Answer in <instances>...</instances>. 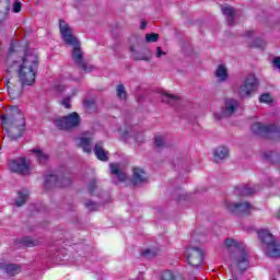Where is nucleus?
Listing matches in <instances>:
<instances>
[{"label": "nucleus", "mask_w": 280, "mask_h": 280, "mask_svg": "<svg viewBox=\"0 0 280 280\" xmlns=\"http://www.w3.org/2000/svg\"><path fill=\"white\" fill-rule=\"evenodd\" d=\"M59 32L65 45L72 47V60L84 73H91L95 67L84 62V52L78 37L73 36V30L63 20H59Z\"/></svg>", "instance_id": "nucleus-1"}, {"label": "nucleus", "mask_w": 280, "mask_h": 280, "mask_svg": "<svg viewBox=\"0 0 280 280\" xmlns=\"http://www.w3.org/2000/svg\"><path fill=\"white\" fill-rule=\"evenodd\" d=\"M3 130L11 141H16L23 137L25 132V116L16 106H11L7 114L0 116Z\"/></svg>", "instance_id": "nucleus-2"}, {"label": "nucleus", "mask_w": 280, "mask_h": 280, "mask_svg": "<svg viewBox=\"0 0 280 280\" xmlns=\"http://www.w3.org/2000/svg\"><path fill=\"white\" fill-rule=\"evenodd\" d=\"M38 54L36 50L26 49L22 62L19 65L18 78L22 86H33L38 73Z\"/></svg>", "instance_id": "nucleus-3"}, {"label": "nucleus", "mask_w": 280, "mask_h": 280, "mask_svg": "<svg viewBox=\"0 0 280 280\" xmlns=\"http://www.w3.org/2000/svg\"><path fill=\"white\" fill-rule=\"evenodd\" d=\"M225 247L230 252V260L232 268L238 270V272H246L250 261L248 260V253L244 249V246L233 238L225 240Z\"/></svg>", "instance_id": "nucleus-4"}, {"label": "nucleus", "mask_w": 280, "mask_h": 280, "mask_svg": "<svg viewBox=\"0 0 280 280\" xmlns=\"http://www.w3.org/2000/svg\"><path fill=\"white\" fill-rule=\"evenodd\" d=\"M258 237L264 245L267 257L277 259L280 257V243L275 240V235L268 230H260Z\"/></svg>", "instance_id": "nucleus-5"}, {"label": "nucleus", "mask_w": 280, "mask_h": 280, "mask_svg": "<svg viewBox=\"0 0 280 280\" xmlns=\"http://www.w3.org/2000/svg\"><path fill=\"white\" fill-rule=\"evenodd\" d=\"M254 135L258 137H265L266 139H272L277 141L280 139V129L275 125H264L261 122H256L252 126Z\"/></svg>", "instance_id": "nucleus-6"}, {"label": "nucleus", "mask_w": 280, "mask_h": 280, "mask_svg": "<svg viewBox=\"0 0 280 280\" xmlns=\"http://www.w3.org/2000/svg\"><path fill=\"white\" fill-rule=\"evenodd\" d=\"M80 124H82V119L77 112L54 120V126L58 128V130H73V128H78Z\"/></svg>", "instance_id": "nucleus-7"}, {"label": "nucleus", "mask_w": 280, "mask_h": 280, "mask_svg": "<svg viewBox=\"0 0 280 280\" xmlns=\"http://www.w3.org/2000/svg\"><path fill=\"white\" fill-rule=\"evenodd\" d=\"M225 209L233 213V215H250L255 210V207L250 205L248 201L241 202H225Z\"/></svg>", "instance_id": "nucleus-8"}, {"label": "nucleus", "mask_w": 280, "mask_h": 280, "mask_svg": "<svg viewBox=\"0 0 280 280\" xmlns=\"http://www.w3.org/2000/svg\"><path fill=\"white\" fill-rule=\"evenodd\" d=\"M71 185V178L65 177L60 174H50L46 176L44 187L45 189H54V187H69Z\"/></svg>", "instance_id": "nucleus-9"}, {"label": "nucleus", "mask_w": 280, "mask_h": 280, "mask_svg": "<svg viewBox=\"0 0 280 280\" xmlns=\"http://www.w3.org/2000/svg\"><path fill=\"white\" fill-rule=\"evenodd\" d=\"M185 258L189 266L198 268L199 266H202V262L205 261V253L198 247H188L185 252Z\"/></svg>", "instance_id": "nucleus-10"}, {"label": "nucleus", "mask_w": 280, "mask_h": 280, "mask_svg": "<svg viewBox=\"0 0 280 280\" xmlns=\"http://www.w3.org/2000/svg\"><path fill=\"white\" fill-rule=\"evenodd\" d=\"M257 84H258L257 78L253 74H249L238 89L240 97L245 98L252 95V93L257 89Z\"/></svg>", "instance_id": "nucleus-11"}, {"label": "nucleus", "mask_w": 280, "mask_h": 280, "mask_svg": "<svg viewBox=\"0 0 280 280\" xmlns=\"http://www.w3.org/2000/svg\"><path fill=\"white\" fill-rule=\"evenodd\" d=\"M9 170L14 174H21L22 176H27V174H30V165L27 164L25 158L10 160Z\"/></svg>", "instance_id": "nucleus-12"}, {"label": "nucleus", "mask_w": 280, "mask_h": 280, "mask_svg": "<svg viewBox=\"0 0 280 280\" xmlns=\"http://www.w3.org/2000/svg\"><path fill=\"white\" fill-rule=\"evenodd\" d=\"M240 103L234 98H226L224 101V107L221 108L220 114H215V119H224V117H231L235 110H237Z\"/></svg>", "instance_id": "nucleus-13"}, {"label": "nucleus", "mask_w": 280, "mask_h": 280, "mask_svg": "<svg viewBox=\"0 0 280 280\" xmlns=\"http://www.w3.org/2000/svg\"><path fill=\"white\" fill-rule=\"evenodd\" d=\"M148 182V174L145 171L139 167H133V173L131 177V184L136 187L139 185H143V183Z\"/></svg>", "instance_id": "nucleus-14"}, {"label": "nucleus", "mask_w": 280, "mask_h": 280, "mask_svg": "<svg viewBox=\"0 0 280 280\" xmlns=\"http://www.w3.org/2000/svg\"><path fill=\"white\" fill-rule=\"evenodd\" d=\"M0 270H4L9 277H14L21 272V266L16 264H7L4 260L0 261Z\"/></svg>", "instance_id": "nucleus-15"}, {"label": "nucleus", "mask_w": 280, "mask_h": 280, "mask_svg": "<svg viewBox=\"0 0 280 280\" xmlns=\"http://www.w3.org/2000/svg\"><path fill=\"white\" fill-rule=\"evenodd\" d=\"M109 170L112 176H115L118 183H126V178H128V176L121 171V168L119 167V163H110Z\"/></svg>", "instance_id": "nucleus-16"}, {"label": "nucleus", "mask_w": 280, "mask_h": 280, "mask_svg": "<svg viewBox=\"0 0 280 280\" xmlns=\"http://www.w3.org/2000/svg\"><path fill=\"white\" fill-rule=\"evenodd\" d=\"M258 191H259V188L257 187L250 188L248 186H238L234 189L235 196H241L243 198L253 196V194H257Z\"/></svg>", "instance_id": "nucleus-17"}, {"label": "nucleus", "mask_w": 280, "mask_h": 280, "mask_svg": "<svg viewBox=\"0 0 280 280\" xmlns=\"http://www.w3.org/2000/svg\"><path fill=\"white\" fill-rule=\"evenodd\" d=\"M94 154L98 161H108V151H104V142L98 141L94 147Z\"/></svg>", "instance_id": "nucleus-18"}, {"label": "nucleus", "mask_w": 280, "mask_h": 280, "mask_svg": "<svg viewBox=\"0 0 280 280\" xmlns=\"http://www.w3.org/2000/svg\"><path fill=\"white\" fill-rule=\"evenodd\" d=\"M130 51L132 54L133 59L136 60H144V62H150V50L143 49L141 51L135 50V47H130Z\"/></svg>", "instance_id": "nucleus-19"}, {"label": "nucleus", "mask_w": 280, "mask_h": 280, "mask_svg": "<svg viewBox=\"0 0 280 280\" xmlns=\"http://www.w3.org/2000/svg\"><path fill=\"white\" fill-rule=\"evenodd\" d=\"M214 75L218 78L219 82H226V80H229V70L224 65H219Z\"/></svg>", "instance_id": "nucleus-20"}, {"label": "nucleus", "mask_w": 280, "mask_h": 280, "mask_svg": "<svg viewBox=\"0 0 280 280\" xmlns=\"http://www.w3.org/2000/svg\"><path fill=\"white\" fill-rule=\"evenodd\" d=\"M23 84L21 83V86L16 85H8V93L11 97V100H19L21 95H23Z\"/></svg>", "instance_id": "nucleus-21"}, {"label": "nucleus", "mask_w": 280, "mask_h": 280, "mask_svg": "<svg viewBox=\"0 0 280 280\" xmlns=\"http://www.w3.org/2000/svg\"><path fill=\"white\" fill-rule=\"evenodd\" d=\"M221 11H222V14L226 16V21L229 25H233L235 21V10L232 7H222Z\"/></svg>", "instance_id": "nucleus-22"}, {"label": "nucleus", "mask_w": 280, "mask_h": 280, "mask_svg": "<svg viewBox=\"0 0 280 280\" xmlns=\"http://www.w3.org/2000/svg\"><path fill=\"white\" fill-rule=\"evenodd\" d=\"M91 141H93L92 138H79L78 143L79 148H82L83 152L86 154H91Z\"/></svg>", "instance_id": "nucleus-23"}, {"label": "nucleus", "mask_w": 280, "mask_h": 280, "mask_svg": "<svg viewBox=\"0 0 280 280\" xmlns=\"http://www.w3.org/2000/svg\"><path fill=\"white\" fill-rule=\"evenodd\" d=\"M27 198H30V191L20 190L18 192V198L15 199L16 207H23L27 202Z\"/></svg>", "instance_id": "nucleus-24"}, {"label": "nucleus", "mask_w": 280, "mask_h": 280, "mask_svg": "<svg viewBox=\"0 0 280 280\" xmlns=\"http://www.w3.org/2000/svg\"><path fill=\"white\" fill-rule=\"evenodd\" d=\"M229 158V149L226 147H219L214 151V159L215 161H222V159Z\"/></svg>", "instance_id": "nucleus-25"}, {"label": "nucleus", "mask_w": 280, "mask_h": 280, "mask_svg": "<svg viewBox=\"0 0 280 280\" xmlns=\"http://www.w3.org/2000/svg\"><path fill=\"white\" fill-rule=\"evenodd\" d=\"M33 154H35V159H37L38 163H40L42 165L49 161V155L42 150L34 149Z\"/></svg>", "instance_id": "nucleus-26"}, {"label": "nucleus", "mask_w": 280, "mask_h": 280, "mask_svg": "<svg viewBox=\"0 0 280 280\" xmlns=\"http://www.w3.org/2000/svg\"><path fill=\"white\" fill-rule=\"evenodd\" d=\"M116 95L118 100H121L122 102H126V100H128V93L126 92V86H124V84L117 85Z\"/></svg>", "instance_id": "nucleus-27"}, {"label": "nucleus", "mask_w": 280, "mask_h": 280, "mask_svg": "<svg viewBox=\"0 0 280 280\" xmlns=\"http://www.w3.org/2000/svg\"><path fill=\"white\" fill-rule=\"evenodd\" d=\"M84 207L89 210V211H98L100 210V203L91 200V199H85L83 201Z\"/></svg>", "instance_id": "nucleus-28"}, {"label": "nucleus", "mask_w": 280, "mask_h": 280, "mask_svg": "<svg viewBox=\"0 0 280 280\" xmlns=\"http://www.w3.org/2000/svg\"><path fill=\"white\" fill-rule=\"evenodd\" d=\"M178 96L167 94V93H162L161 101L164 102V104H171L173 105L175 102H177Z\"/></svg>", "instance_id": "nucleus-29"}, {"label": "nucleus", "mask_w": 280, "mask_h": 280, "mask_svg": "<svg viewBox=\"0 0 280 280\" xmlns=\"http://www.w3.org/2000/svg\"><path fill=\"white\" fill-rule=\"evenodd\" d=\"M95 189H97V179L92 178L88 184V190L90 191V196H100L95 194Z\"/></svg>", "instance_id": "nucleus-30"}, {"label": "nucleus", "mask_w": 280, "mask_h": 280, "mask_svg": "<svg viewBox=\"0 0 280 280\" xmlns=\"http://www.w3.org/2000/svg\"><path fill=\"white\" fill-rule=\"evenodd\" d=\"M22 244H24V246H28V248H32V246L38 245V241L32 240V237L30 236H25L24 238H22Z\"/></svg>", "instance_id": "nucleus-31"}, {"label": "nucleus", "mask_w": 280, "mask_h": 280, "mask_svg": "<svg viewBox=\"0 0 280 280\" xmlns=\"http://www.w3.org/2000/svg\"><path fill=\"white\" fill-rule=\"evenodd\" d=\"M162 280H179L180 278H175L174 273L171 270H165L161 273Z\"/></svg>", "instance_id": "nucleus-32"}, {"label": "nucleus", "mask_w": 280, "mask_h": 280, "mask_svg": "<svg viewBox=\"0 0 280 280\" xmlns=\"http://www.w3.org/2000/svg\"><path fill=\"white\" fill-rule=\"evenodd\" d=\"M165 138H163V136H156L155 137V148H158L159 150H163V148H165Z\"/></svg>", "instance_id": "nucleus-33"}, {"label": "nucleus", "mask_w": 280, "mask_h": 280, "mask_svg": "<svg viewBox=\"0 0 280 280\" xmlns=\"http://www.w3.org/2000/svg\"><path fill=\"white\" fill-rule=\"evenodd\" d=\"M259 102L261 104H272V96H270V93H265L259 97Z\"/></svg>", "instance_id": "nucleus-34"}, {"label": "nucleus", "mask_w": 280, "mask_h": 280, "mask_svg": "<svg viewBox=\"0 0 280 280\" xmlns=\"http://www.w3.org/2000/svg\"><path fill=\"white\" fill-rule=\"evenodd\" d=\"M147 43H158L159 42V34L151 33L145 35Z\"/></svg>", "instance_id": "nucleus-35"}, {"label": "nucleus", "mask_w": 280, "mask_h": 280, "mask_svg": "<svg viewBox=\"0 0 280 280\" xmlns=\"http://www.w3.org/2000/svg\"><path fill=\"white\" fill-rule=\"evenodd\" d=\"M61 106L66 108H71V96H67L61 101Z\"/></svg>", "instance_id": "nucleus-36"}, {"label": "nucleus", "mask_w": 280, "mask_h": 280, "mask_svg": "<svg viewBox=\"0 0 280 280\" xmlns=\"http://www.w3.org/2000/svg\"><path fill=\"white\" fill-rule=\"evenodd\" d=\"M21 2L19 1V0H15L14 2H13V12L16 14V13H19V12H21Z\"/></svg>", "instance_id": "nucleus-37"}, {"label": "nucleus", "mask_w": 280, "mask_h": 280, "mask_svg": "<svg viewBox=\"0 0 280 280\" xmlns=\"http://www.w3.org/2000/svg\"><path fill=\"white\" fill-rule=\"evenodd\" d=\"M156 254L152 249H144L142 252V257H154Z\"/></svg>", "instance_id": "nucleus-38"}, {"label": "nucleus", "mask_w": 280, "mask_h": 280, "mask_svg": "<svg viewBox=\"0 0 280 280\" xmlns=\"http://www.w3.org/2000/svg\"><path fill=\"white\" fill-rule=\"evenodd\" d=\"M272 65L275 69H279L280 70V57H275L272 59Z\"/></svg>", "instance_id": "nucleus-39"}, {"label": "nucleus", "mask_w": 280, "mask_h": 280, "mask_svg": "<svg viewBox=\"0 0 280 280\" xmlns=\"http://www.w3.org/2000/svg\"><path fill=\"white\" fill-rule=\"evenodd\" d=\"M252 47H257V48L264 47V40H261V39H256V40L252 44Z\"/></svg>", "instance_id": "nucleus-40"}, {"label": "nucleus", "mask_w": 280, "mask_h": 280, "mask_svg": "<svg viewBox=\"0 0 280 280\" xmlns=\"http://www.w3.org/2000/svg\"><path fill=\"white\" fill-rule=\"evenodd\" d=\"M167 52L163 51L161 47H156L155 56L156 58H161L162 56H166Z\"/></svg>", "instance_id": "nucleus-41"}, {"label": "nucleus", "mask_w": 280, "mask_h": 280, "mask_svg": "<svg viewBox=\"0 0 280 280\" xmlns=\"http://www.w3.org/2000/svg\"><path fill=\"white\" fill-rule=\"evenodd\" d=\"M272 156V152H270L269 154L268 153H265L264 154V159L266 160V161H270V158Z\"/></svg>", "instance_id": "nucleus-42"}, {"label": "nucleus", "mask_w": 280, "mask_h": 280, "mask_svg": "<svg viewBox=\"0 0 280 280\" xmlns=\"http://www.w3.org/2000/svg\"><path fill=\"white\" fill-rule=\"evenodd\" d=\"M148 27V23L145 21H142L140 24V30H145Z\"/></svg>", "instance_id": "nucleus-43"}, {"label": "nucleus", "mask_w": 280, "mask_h": 280, "mask_svg": "<svg viewBox=\"0 0 280 280\" xmlns=\"http://www.w3.org/2000/svg\"><path fill=\"white\" fill-rule=\"evenodd\" d=\"M13 52H14V46L11 45V46L9 47V54H13Z\"/></svg>", "instance_id": "nucleus-44"}, {"label": "nucleus", "mask_w": 280, "mask_h": 280, "mask_svg": "<svg viewBox=\"0 0 280 280\" xmlns=\"http://www.w3.org/2000/svg\"><path fill=\"white\" fill-rule=\"evenodd\" d=\"M8 86H15L12 82H10V80L7 81V89Z\"/></svg>", "instance_id": "nucleus-45"}, {"label": "nucleus", "mask_w": 280, "mask_h": 280, "mask_svg": "<svg viewBox=\"0 0 280 280\" xmlns=\"http://www.w3.org/2000/svg\"><path fill=\"white\" fill-rule=\"evenodd\" d=\"M246 36H253V31H248V32L246 33Z\"/></svg>", "instance_id": "nucleus-46"}, {"label": "nucleus", "mask_w": 280, "mask_h": 280, "mask_svg": "<svg viewBox=\"0 0 280 280\" xmlns=\"http://www.w3.org/2000/svg\"><path fill=\"white\" fill-rule=\"evenodd\" d=\"M112 183H114L115 185H117V179H115V177L112 178Z\"/></svg>", "instance_id": "nucleus-47"}, {"label": "nucleus", "mask_w": 280, "mask_h": 280, "mask_svg": "<svg viewBox=\"0 0 280 280\" xmlns=\"http://www.w3.org/2000/svg\"><path fill=\"white\" fill-rule=\"evenodd\" d=\"M8 1V3L10 4V0H7Z\"/></svg>", "instance_id": "nucleus-48"}]
</instances>
